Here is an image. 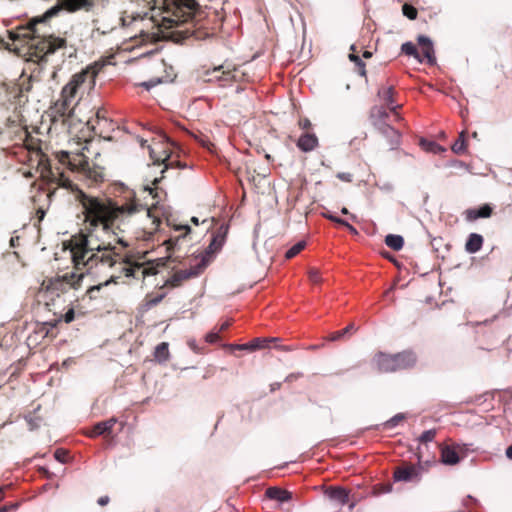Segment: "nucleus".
Here are the masks:
<instances>
[{"label": "nucleus", "instance_id": "obj_63", "mask_svg": "<svg viewBox=\"0 0 512 512\" xmlns=\"http://www.w3.org/2000/svg\"><path fill=\"white\" fill-rule=\"evenodd\" d=\"M292 375L287 376L286 380H290Z\"/></svg>", "mask_w": 512, "mask_h": 512}, {"label": "nucleus", "instance_id": "obj_20", "mask_svg": "<svg viewBox=\"0 0 512 512\" xmlns=\"http://www.w3.org/2000/svg\"><path fill=\"white\" fill-rule=\"evenodd\" d=\"M492 208L488 204H484L478 209H468L465 216L468 221H475L478 218H488L492 215Z\"/></svg>", "mask_w": 512, "mask_h": 512}, {"label": "nucleus", "instance_id": "obj_29", "mask_svg": "<svg viewBox=\"0 0 512 512\" xmlns=\"http://www.w3.org/2000/svg\"><path fill=\"white\" fill-rule=\"evenodd\" d=\"M330 497L337 500L341 505H345L349 502L348 492L341 487L333 488L330 492Z\"/></svg>", "mask_w": 512, "mask_h": 512}, {"label": "nucleus", "instance_id": "obj_40", "mask_svg": "<svg viewBox=\"0 0 512 512\" xmlns=\"http://www.w3.org/2000/svg\"><path fill=\"white\" fill-rule=\"evenodd\" d=\"M421 145L428 151L436 152L441 150V147L435 142L422 140Z\"/></svg>", "mask_w": 512, "mask_h": 512}, {"label": "nucleus", "instance_id": "obj_57", "mask_svg": "<svg viewBox=\"0 0 512 512\" xmlns=\"http://www.w3.org/2000/svg\"><path fill=\"white\" fill-rule=\"evenodd\" d=\"M146 143H147V140H144V139H141V140H140V145H141L142 147H144V146L146 145Z\"/></svg>", "mask_w": 512, "mask_h": 512}, {"label": "nucleus", "instance_id": "obj_7", "mask_svg": "<svg viewBox=\"0 0 512 512\" xmlns=\"http://www.w3.org/2000/svg\"><path fill=\"white\" fill-rule=\"evenodd\" d=\"M369 120L373 128L386 139L389 149H396L400 145L401 133L392 124L401 120H395L384 106H373L369 112Z\"/></svg>", "mask_w": 512, "mask_h": 512}, {"label": "nucleus", "instance_id": "obj_37", "mask_svg": "<svg viewBox=\"0 0 512 512\" xmlns=\"http://www.w3.org/2000/svg\"><path fill=\"white\" fill-rule=\"evenodd\" d=\"M70 451L71 450H55L53 456L57 461L67 463L72 459Z\"/></svg>", "mask_w": 512, "mask_h": 512}, {"label": "nucleus", "instance_id": "obj_44", "mask_svg": "<svg viewBox=\"0 0 512 512\" xmlns=\"http://www.w3.org/2000/svg\"><path fill=\"white\" fill-rule=\"evenodd\" d=\"M66 323H70L75 319V312L73 308H70L63 316Z\"/></svg>", "mask_w": 512, "mask_h": 512}, {"label": "nucleus", "instance_id": "obj_10", "mask_svg": "<svg viewBox=\"0 0 512 512\" xmlns=\"http://www.w3.org/2000/svg\"><path fill=\"white\" fill-rule=\"evenodd\" d=\"M31 89V78L24 80L21 84L17 83H3L0 85V97L11 105L14 106L16 111L18 106H21L27 101L26 93Z\"/></svg>", "mask_w": 512, "mask_h": 512}, {"label": "nucleus", "instance_id": "obj_25", "mask_svg": "<svg viewBox=\"0 0 512 512\" xmlns=\"http://www.w3.org/2000/svg\"><path fill=\"white\" fill-rule=\"evenodd\" d=\"M173 229L175 231H179V232H182V234L180 236H177V237H170L168 240H166L164 243L167 245V248L170 249L172 248L174 245H176V243L178 242V240L180 238H184L185 236H187L190 232H191V228L190 226L188 225H175L173 224L172 225Z\"/></svg>", "mask_w": 512, "mask_h": 512}, {"label": "nucleus", "instance_id": "obj_53", "mask_svg": "<svg viewBox=\"0 0 512 512\" xmlns=\"http://www.w3.org/2000/svg\"><path fill=\"white\" fill-rule=\"evenodd\" d=\"M229 326H230V323H229V322H225V323H223V324L221 325L220 330H221V331H224V330H226Z\"/></svg>", "mask_w": 512, "mask_h": 512}, {"label": "nucleus", "instance_id": "obj_54", "mask_svg": "<svg viewBox=\"0 0 512 512\" xmlns=\"http://www.w3.org/2000/svg\"><path fill=\"white\" fill-rule=\"evenodd\" d=\"M191 222L196 226L199 225V219L197 217H192Z\"/></svg>", "mask_w": 512, "mask_h": 512}, {"label": "nucleus", "instance_id": "obj_28", "mask_svg": "<svg viewBox=\"0 0 512 512\" xmlns=\"http://www.w3.org/2000/svg\"><path fill=\"white\" fill-rule=\"evenodd\" d=\"M166 293L153 294L149 293L144 298V307L148 310L158 305L164 298Z\"/></svg>", "mask_w": 512, "mask_h": 512}, {"label": "nucleus", "instance_id": "obj_41", "mask_svg": "<svg viewBox=\"0 0 512 512\" xmlns=\"http://www.w3.org/2000/svg\"><path fill=\"white\" fill-rule=\"evenodd\" d=\"M345 336H346V331H343V329H342L339 331L332 332L326 339L328 341H339V340L343 339Z\"/></svg>", "mask_w": 512, "mask_h": 512}, {"label": "nucleus", "instance_id": "obj_30", "mask_svg": "<svg viewBox=\"0 0 512 512\" xmlns=\"http://www.w3.org/2000/svg\"><path fill=\"white\" fill-rule=\"evenodd\" d=\"M154 356L159 362H164L168 360L170 356L168 343L161 342L160 344H158L155 348Z\"/></svg>", "mask_w": 512, "mask_h": 512}, {"label": "nucleus", "instance_id": "obj_48", "mask_svg": "<svg viewBox=\"0 0 512 512\" xmlns=\"http://www.w3.org/2000/svg\"><path fill=\"white\" fill-rule=\"evenodd\" d=\"M109 501H110V499H109V497H108V496H102V497H100V498L98 499V501H97V502H98V504H99L100 506H105V505H107V504L109 503Z\"/></svg>", "mask_w": 512, "mask_h": 512}, {"label": "nucleus", "instance_id": "obj_56", "mask_svg": "<svg viewBox=\"0 0 512 512\" xmlns=\"http://www.w3.org/2000/svg\"><path fill=\"white\" fill-rule=\"evenodd\" d=\"M4 499V488L0 487V501Z\"/></svg>", "mask_w": 512, "mask_h": 512}, {"label": "nucleus", "instance_id": "obj_43", "mask_svg": "<svg viewBox=\"0 0 512 512\" xmlns=\"http://www.w3.org/2000/svg\"><path fill=\"white\" fill-rule=\"evenodd\" d=\"M205 340L210 344H214L220 340V336L216 332H210L206 335Z\"/></svg>", "mask_w": 512, "mask_h": 512}, {"label": "nucleus", "instance_id": "obj_60", "mask_svg": "<svg viewBox=\"0 0 512 512\" xmlns=\"http://www.w3.org/2000/svg\"><path fill=\"white\" fill-rule=\"evenodd\" d=\"M97 117H98V118H101V117H103V118H104L103 113H101L100 111H98V112H97Z\"/></svg>", "mask_w": 512, "mask_h": 512}, {"label": "nucleus", "instance_id": "obj_26", "mask_svg": "<svg viewBox=\"0 0 512 512\" xmlns=\"http://www.w3.org/2000/svg\"><path fill=\"white\" fill-rule=\"evenodd\" d=\"M385 244L395 250V251H399L403 248V245H404V239L402 236L400 235H395V234H388L386 237H385Z\"/></svg>", "mask_w": 512, "mask_h": 512}, {"label": "nucleus", "instance_id": "obj_9", "mask_svg": "<svg viewBox=\"0 0 512 512\" xmlns=\"http://www.w3.org/2000/svg\"><path fill=\"white\" fill-rule=\"evenodd\" d=\"M83 273L67 272L61 276L51 277L43 280L41 290L46 298L51 300L67 293L71 289L80 287Z\"/></svg>", "mask_w": 512, "mask_h": 512}, {"label": "nucleus", "instance_id": "obj_45", "mask_svg": "<svg viewBox=\"0 0 512 512\" xmlns=\"http://www.w3.org/2000/svg\"><path fill=\"white\" fill-rule=\"evenodd\" d=\"M337 178L344 182H351L353 179V176L351 173L340 172L337 174Z\"/></svg>", "mask_w": 512, "mask_h": 512}, {"label": "nucleus", "instance_id": "obj_14", "mask_svg": "<svg viewBox=\"0 0 512 512\" xmlns=\"http://www.w3.org/2000/svg\"><path fill=\"white\" fill-rule=\"evenodd\" d=\"M378 97L385 104L386 110L392 114L395 120H402V117L398 113V110L401 108V105L395 104L394 95L395 89L393 86H382L378 89L377 92Z\"/></svg>", "mask_w": 512, "mask_h": 512}, {"label": "nucleus", "instance_id": "obj_62", "mask_svg": "<svg viewBox=\"0 0 512 512\" xmlns=\"http://www.w3.org/2000/svg\"><path fill=\"white\" fill-rule=\"evenodd\" d=\"M283 350L285 351H290L291 349L289 347H282Z\"/></svg>", "mask_w": 512, "mask_h": 512}, {"label": "nucleus", "instance_id": "obj_18", "mask_svg": "<svg viewBox=\"0 0 512 512\" xmlns=\"http://www.w3.org/2000/svg\"><path fill=\"white\" fill-rule=\"evenodd\" d=\"M62 3L63 7L69 12L89 11L94 6L95 0H62Z\"/></svg>", "mask_w": 512, "mask_h": 512}, {"label": "nucleus", "instance_id": "obj_32", "mask_svg": "<svg viewBox=\"0 0 512 512\" xmlns=\"http://www.w3.org/2000/svg\"><path fill=\"white\" fill-rule=\"evenodd\" d=\"M466 149H467V141L465 138V131H462L460 133L458 139L452 145V150L456 154H463L466 152Z\"/></svg>", "mask_w": 512, "mask_h": 512}, {"label": "nucleus", "instance_id": "obj_31", "mask_svg": "<svg viewBox=\"0 0 512 512\" xmlns=\"http://www.w3.org/2000/svg\"><path fill=\"white\" fill-rule=\"evenodd\" d=\"M401 51L407 55L412 56L417 59L419 62H423V59L418 51L417 47L412 42H406L402 44Z\"/></svg>", "mask_w": 512, "mask_h": 512}, {"label": "nucleus", "instance_id": "obj_38", "mask_svg": "<svg viewBox=\"0 0 512 512\" xmlns=\"http://www.w3.org/2000/svg\"><path fill=\"white\" fill-rule=\"evenodd\" d=\"M325 217L333 222H336L340 225L347 227L353 233L357 232L356 229L352 225H350L347 221H345L341 218H338V217L330 215V214H325Z\"/></svg>", "mask_w": 512, "mask_h": 512}, {"label": "nucleus", "instance_id": "obj_61", "mask_svg": "<svg viewBox=\"0 0 512 512\" xmlns=\"http://www.w3.org/2000/svg\"><path fill=\"white\" fill-rule=\"evenodd\" d=\"M5 120H6L7 122H12V121H11V117H10V116L6 117V118H5Z\"/></svg>", "mask_w": 512, "mask_h": 512}, {"label": "nucleus", "instance_id": "obj_21", "mask_svg": "<svg viewBox=\"0 0 512 512\" xmlns=\"http://www.w3.org/2000/svg\"><path fill=\"white\" fill-rule=\"evenodd\" d=\"M276 340H277L276 338H271V339L255 338L252 341H250L249 343L237 345L236 348L240 349V350L254 351L257 349L265 348V347H267L268 342H272V341H276Z\"/></svg>", "mask_w": 512, "mask_h": 512}, {"label": "nucleus", "instance_id": "obj_4", "mask_svg": "<svg viewBox=\"0 0 512 512\" xmlns=\"http://www.w3.org/2000/svg\"><path fill=\"white\" fill-rule=\"evenodd\" d=\"M45 25V20H33L27 27L23 28V33H18L16 38L23 37L26 39L28 47L27 54L30 61L42 62L46 61L50 54L56 50L66 47V40L60 37L40 36L38 34L37 25Z\"/></svg>", "mask_w": 512, "mask_h": 512}, {"label": "nucleus", "instance_id": "obj_22", "mask_svg": "<svg viewBox=\"0 0 512 512\" xmlns=\"http://www.w3.org/2000/svg\"><path fill=\"white\" fill-rule=\"evenodd\" d=\"M265 495L267 498L277 500L279 502H286L291 498V493L278 487H269Z\"/></svg>", "mask_w": 512, "mask_h": 512}, {"label": "nucleus", "instance_id": "obj_59", "mask_svg": "<svg viewBox=\"0 0 512 512\" xmlns=\"http://www.w3.org/2000/svg\"><path fill=\"white\" fill-rule=\"evenodd\" d=\"M97 117H98V118H101V117H103V118H104L103 113H101L100 111H98V112H97Z\"/></svg>", "mask_w": 512, "mask_h": 512}, {"label": "nucleus", "instance_id": "obj_42", "mask_svg": "<svg viewBox=\"0 0 512 512\" xmlns=\"http://www.w3.org/2000/svg\"><path fill=\"white\" fill-rule=\"evenodd\" d=\"M298 126L304 132H310L312 127L311 121L308 118H300L298 121Z\"/></svg>", "mask_w": 512, "mask_h": 512}, {"label": "nucleus", "instance_id": "obj_11", "mask_svg": "<svg viewBox=\"0 0 512 512\" xmlns=\"http://www.w3.org/2000/svg\"><path fill=\"white\" fill-rule=\"evenodd\" d=\"M229 226L226 224L220 225L213 233L212 239L208 247L200 254V262L205 263L207 267L213 260L215 254H217L223 247L226 236L228 233Z\"/></svg>", "mask_w": 512, "mask_h": 512}, {"label": "nucleus", "instance_id": "obj_8", "mask_svg": "<svg viewBox=\"0 0 512 512\" xmlns=\"http://www.w3.org/2000/svg\"><path fill=\"white\" fill-rule=\"evenodd\" d=\"M373 363L381 373H393L413 368L417 363V356L412 350H404L395 354L377 352Z\"/></svg>", "mask_w": 512, "mask_h": 512}, {"label": "nucleus", "instance_id": "obj_52", "mask_svg": "<svg viewBox=\"0 0 512 512\" xmlns=\"http://www.w3.org/2000/svg\"><path fill=\"white\" fill-rule=\"evenodd\" d=\"M37 215H38L39 220H42L44 218L45 211L43 209L39 208L37 210Z\"/></svg>", "mask_w": 512, "mask_h": 512}, {"label": "nucleus", "instance_id": "obj_35", "mask_svg": "<svg viewBox=\"0 0 512 512\" xmlns=\"http://www.w3.org/2000/svg\"><path fill=\"white\" fill-rule=\"evenodd\" d=\"M437 431L435 429H430L424 431L418 438L420 445H428V443L432 442L436 437Z\"/></svg>", "mask_w": 512, "mask_h": 512}, {"label": "nucleus", "instance_id": "obj_15", "mask_svg": "<svg viewBox=\"0 0 512 512\" xmlns=\"http://www.w3.org/2000/svg\"><path fill=\"white\" fill-rule=\"evenodd\" d=\"M117 425L119 426L118 430H121L122 424L118 423V420L114 417L105 421H100L92 427L89 436H103L105 438L113 437V435L116 433L115 428Z\"/></svg>", "mask_w": 512, "mask_h": 512}, {"label": "nucleus", "instance_id": "obj_19", "mask_svg": "<svg viewBox=\"0 0 512 512\" xmlns=\"http://www.w3.org/2000/svg\"><path fill=\"white\" fill-rule=\"evenodd\" d=\"M417 477V470L414 466L397 467L394 471L396 481H412Z\"/></svg>", "mask_w": 512, "mask_h": 512}, {"label": "nucleus", "instance_id": "obj_16", "mask_svg": "<svg viewBox=\"0 0 512 512\" xmlns=\"http://www.w3.org/2000/svg\"><path fill=\"white\" fill-rule=\"evenodd\" d=\"M418 44L421 47L420 55L423 61H426L427 64L433 65L436 62V58L434 55V48L431 40L423 35L418 37Z\"/></svg>", "mask_w": 512, "mask_h": 512}, {"label": "nucleus", "instance_id": "obj_36", "mask_svg": "<svg viewBox=\"0 0 512 512\" xmlns=\"http://www.w3.org/2000/svg\"><path fill=\"white\" fill-rule=\"evenodd\" d=\"M402 13L408 19L415 20L417 18L418 11L413 5L405 3L402 6Z\"/></svg>", "mask_w": 512, "mask_h": 512}, {"label": "nucleus", "instance_id": "obj_39", "mask_svg": "<svg viewBox=\"0 0 512 512\" xmlns=\"http://www.w3.org/2000/svg\"><path fill=\"white\" fill-rule=\"evenodd\" d=\"M308 278L313 284H319L321 282L320 271L317 268H310Z\"/></svg>", "mask_w": 512, "mask_h": 512}, {"label": "nucleus", "instance_id": "obj_33", "mask_svg": "<svg viewBox=\"0 0 512 512\" xmlns=\"http://www.w3.org/2000/svg\"><path fill=\"white\" fill-rule=\"evenodd\" d=\"M405 419H406L405 414L398 413L395 416H393L391 419L387 420L383 424V427H384V429H392V428L396 427L397 425H399L400 423H403Z\"/></svg>", "mask_w": 512, "mask_h": 512}, {"label": "nucleus", "instance_id": "obj_55", "mask_svg": "<svg viewBox=\"0 0 512 512\" xmlns=\"http://www.w3.org/2000/svg\"><path fill=\"white\" fill-rule=\"evenodd\" d=\"M506 456L509 460H512V450H506Z\"/></svg>", "mask_w": 512, "mask_h": 512}, {"label": "nucleus", "instance_id": "obj_6", "mask_svg": "<svg viewBox=\"0 0 512 512\" xmlns=\"http://www.w3.org/2000/svg\"><path fill=\"white\" fill-rule=\"evenodd\" d=\"M171 143L164 136H160L158 139H153L152 143L148 145L149 155L154 164L161 165L164 164V168L161 170V177H156L153 179L152 184L157 186V184L164 178V173L173 167H184L178 160L172 159V150ZM153 188H146L149 191V194L152 195L153 199L158 198V192Z\"/></svg>", "mask_w": 512, "mask_h": 512}, {"label": "nucleus", "instance_id": "obj_58", "mask_svg": "<svg viewBox=\"0 0 512 512\" xmlns=\"http://www.w3.org/2000/svg\"><path fill=\"white\" fill-rule=\"evenodd\" d=\"M341 212H342V214H348V210L345 207L342 208Z\"/></svg>", "mask_w": 512, "mask_h": 512}, {"label": "nucleus", "instance_id": "obj_49", "mask_svg": "<svg viewBox=\"0 0 512 512\" xmlns=\"http://www.w3.org/2000/svg\"><path fill=\"white\" fill-rule=\"evenodd\" d=\"M58 12V8H52L50 10H48L46 13H45V18H50L54 15H56Z\"/></svg>", "mask_w": 512, "mask_h": 512}, {"label": "nucleus", "instance_id": "obj_46", "mask_svg": "<svg viewBox=\"0 0 512 512\" xmlns=\"http://www.w3.org/2000/svg\"><path fill=\"white\" fill-rule=\"evenodd\" d=\"M18 503H12V504H9V505H4L2 507H0V512H10V511H15L17 508H18Z\"/></svg>", "mask_w": 512, "mask_h": 512}, {"label": "nucleus", "instance_id": "obj_2", "mask_svg": "<svg viewBox=\"0 0 512 512\" xmlns=\"http://www.w3.org/2000/svg\"><path fill=\"white\" fill-rule=\"evenodd\" d=\"M116 230L117 227H113L102 236L105 240L103 244L100 243L99 247L91 250L85 258L80 262L88 272L90 273H102L106 270H112L110 278L104 283L90 287L87 290V295L90 299H94L96 296L95 292L99 291L102 286H106L109 283H117L118 279L122 275L126 277H132L134 279L144 280L147 276L156 275L158 268L152 262L138 263L132 262L127 256H123L116 252V244H120L123 247H127L123 237L119 236Z\"/></svg>", "mask_w": 512, "mask_h": 512}, {"label": "nucleus", "instance_id": "obj_24", "mask_svg": "<svg viewBox=\"0 0 512 512\" xmlns=\"http://www.w3.org/2000/svg\"><path fill=\"white\" fill-rule=\"evenodd\" d=\"M350 50L352 51L349 54V60L352 61L355 64L357 73L360 76L366 77V64L362 60V58L357 54L355 45H352Z\"/></svg>", "mask_w": 512, "mask_h": 512}, {"label": "nucleus", "instance_id": "obj_13", "mask_svg": "<svg viewBox=\"0 0 512 512\" xmlns=\"http://www.w3.org/2000/svg\"><path fill=\"white\" fill-rule=\"evenodd\" d=\"M205 76L207 82L218 81L222 86H226L228 83L236 82L242 76V73L236 68L225 70L224 66L220 65L212 70H207Z\"/></svg>", "mask_w": 512, "mask_h": 512}, {"label": "nucleus", "instance_id": "obj_50", "mask_svg": "<svg viewBox=\"0 0 512 512\" xmlns=\"http://www.w3.org/2000/svg\"><path fill=\"white\" fill-rule=\"evenodd\" d=\"M439 448H445V449H448V448H459V446H455L453 443L451 444H440L439 445Z\"/></svg>", "mask_w": 512, "mask_h": 512}, {"label": "nucleus", "instance_id": "obj_17", "mask_svg": "<svg viewBox=\"0 0 512 512\" xmlns=\"http://www.w3.org/2000/svg\"><path fill=\"white\" fill-rule=\"evenodd\" d=\"M318 145V137L312 132H304L296 142V146L305 153L315 150Z\"/></svg>", "mask_w": 512, "mask_h": 512}, {"label": "nucleus", "instance_id": "obj_1", "mask_svg": "<svg viewBox=\"0 0 512 512\" xmlns=\"http://www.w3.org/2000/svg\"><path fill=\"white\" fill-rule=\"evenodd\" d=\"M36 155L39 157V165L44 166V169L50 174L51 184L57 186L47 194V197H54L58 188H64L74 193L75 199L82 206L85 229L79 234L72 236L68 242L75 266H80V262L87 253L98 248L100 243L103 244L105 240L102 237L104 236L103 234H106L113 227H117L120 232H124L131 218L140 212L145 213L147 218L151 220L153 226L151 230H158L161 224L160 217L157 214L158 201L147 205L140 203L139 200L134 198L119 204L111 198L88 195L79 189L63 172L54 174L49 166L47 156L40 150L36 151Z\"/></svg>", "mask_w": 512, "mask_h": 512}, {"label": "nucleus", "instance_id": "obj_64", "mask_svg": "<svg viewBox=\"0 0 512 512\" xmlns=\"http://www.w3.org/2000/svg\"><path fill=\"white\" fill-rule=\"evenodd\" d=\"M473 137H474V138H476V137H477V133H476V132H474V133H473Z\"/></svg>", "mask_w": 512, "mask_h": 512}, {"label": "nucleus", "instance_id": "obj_47", "mask_svg": "<svg viewBox=\"0 0 512 512\" xmlns=\"http://www.w3.org/2000/svg\"><path fill=\"white\" fill-rule=\"evenodd\" d=\"M343 331H346V335H351L356 331V327L353 323H351L347 327H345Z\"/></svg>", "mask_w": 512, "mask_h": 512}, {"label": "nucleus", "instance_id": "obj_5", "mask_svg": "<svg viewBox=\"0 0 512 512\" xmlns=\"http://www.w3.org/2000/svg\"><path fill=\"white\" fill-rule=\"evenodd\" d=\"M58 162L73 172L80 173L91 184H99L105 180V168L95 162H90L82 153L70 155L66 151L55 153Z\"/></svg>", "mask_w": 512, "mask_h": 512}, {"label": "nucleus", "instance_id": "obj_51", "mask_svg": "<svg viewBox=\"0 0 512 512\" xmlns=\"http://www.w3.org/2000/svg\"><path fill=\"white\" fill-rule=\"evenodd\" d=\"M372 57V52L368 51V50H365L363 53H362V57L361 58H364V59H369Z\"/></svg>", "mask_w": 512, "mask_h": 512}, {"label": "nucleus", "instance_id": "obj_12", "mask_svg": "<svg viewBox=\"0 0 512 512\" xmlns=\"http://www.w3.org/2000/svg\"><path fill=\"white\" fill-rule=\"evenodd\" d=\"M205 269V263H201L199 261L196 265L190 267L189 269L177 270L165 281V283L160 288L163 289L165 287H180L185 281H188L202 274Z\"/></svg>", "mask_w": 512, "mask_h": 512}, {"label": "nucleus", "instance_id": "obj_34", "mask_svg": "<svg viewBox=\"0 0 512 512\" xmlns=\"http://www.w3.org/2000/svg\"><path fill=\"white\" fill-rule=\"evenodd\" d=\"M305 246H306L305 241H300V242L296 243L289 250H287V252L285 253V258L288 260L294 258L305 248Z\"/></svg>", "mask_w": 512, "mask_h": 512}, {"label": "nucleus", "instance_id": "obj_3", "mask_svg": "<svg viewBox=\"0 0 512 512\" xmlns=\"http://www.w3.org/2000/svg\"><path fill=\"white\" fill-rule=\"evenodd\" d=\"M96 76L97 70L94 67H87L72 76L62 88L60 98L50 108L53 121L65 122L73 115L75 98L79 93L94 87Z\"/></svg>", "mask_w": 512, "mask_h": 512}, {"label": "nucleus", "instance_id": "obj_23", "mask_svg": "<svg viewBox=\"0 0 512 512\" xmlns=\"http://www.w3.org/2000/svg\"><path fill=\"white\" fill-rule=\"evenodd\" d=\"M483 245V237L477 233H471L466 241L465 249L469 253L478 252Z\"/></svg>", "mask_w": 512, "mask_h": 512}, {"label": "nucleus", "instance_id": "obj_27", "mask_svg": "<svg viewBox=\"0 0 512 512\" xmlns=\"http://www.w3.org/2000/svg\"><path fill=\"white\" fill-rule=\"evenodd\" d=\"M460 456L457 450H441V462L447 465H455L459 462Z\"/></svg>", "mask_w": 512, "mask_h": 512}]
</instances>
